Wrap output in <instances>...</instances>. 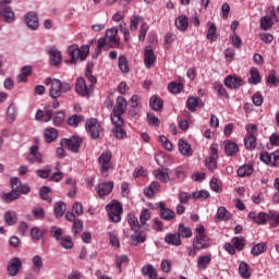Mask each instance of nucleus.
I'll return each instance as SVG.
<instances>
[{"label": "nucleus", "mask_w": 279, "mask_h": 279, "mask_svg": "<svg viewBox=\"0 0 279 279\" xmlns=\"http://www.w3.org/2000/svg\"><path fill=\"white\" fill-rule=\"evenodd\" d=\"M98 165L100 175L102 178H108L110 175V171H114V163H112V153L110 150L102 153L98 157Z\"/></svg>", "instance_id": "f257e3e1"}, {"label": "nucleus", "mask_w": 279, "mask_h": 279, "mask_svg": "<svg viewBox=\"0 0 279 279\" xmlns=\"http://www.w3.org/2000/svg\"><path fill=\"white\" fill-rule=\"evenodd\" d=\"M50 236L58 241L63 250H71V235H64V229L56 226L50 227Z\"/></svg>", "instance_id": "f03ea898"}, {"label": "nucleus", "mask_w": 279, "mask_h": 279, "mask_svg": "<svg viewBox=\"0 0 279 279\" xmlns=\"http://www.w3.org/2000/svg\"><path fill=\"white\" fill-rule=\"evenodd\" d=\"M71 49V64H75L77 60L84 62V60H86V58H88V54L90 53V47L88 46H82L80 48L77 45H72Z\"/></svg>", "instance_id": "7ed1b4c3"}, {"label": "nucleus", "mask_w": 279, "mask_h": 279, "mask_svg": "<svg viewBox=\"0 0 279 279\" xmlns=\"http://www.w3.org/2000/svg\"><path fill=\"white\" fill-rule=\"evenodd\" d=\"M106 210L109 219L113 221V223L121 221V215H123V206H121V203L113 201L106 206Z\"/></svg>", "instance_id": "20e7f679"}, {"label": "nucleus", "mask_w": 279, "mask_h": 279, "mask_svg": "<svg viewBox=\"0 0 279 279\" xmlns=\"http://www.w3.org/2000/svg\"><path fill=\"white\" fill-rule=\"evenodd\" d=\"M247 134L244 138V145L246 149H256V135H254L256 132H258V129L255 124H250L246 126Z\"/></svg>", "instance_id": "39448f33"}, {"label": "nucleus", "mask_w": 279, "mask_h": 279, "mask_svg": "<svg viewBox=\"0 0 279 279\" xmlns=\"http://www.w3.org/2000/svg\"><path fill=\"white\" fill-rule=\"evenodd\" d=\"M75 93H77L80 97L88 99L90 95H93V85H86V81L83 77L77 78L75 83Z\"/></svg>", "instance_id": "423d86ee"}, {"label": "nucleus", "mask_w": 279, "mask_h": 279, "mask_svg": "<svg viewBox=\"0 0 279 279\" xmlns=\"http://www.w3.org/2000/svg\"><path fill=\"white\" fill-rule=\"evenodd\" d=\"M111 123L114 125L112 129V134L114 138L119 141H123V138H128V133L123 130V118L113 117Z\"/></svg>", "instance_id": "0eeeda50"}, {"label": "nucleus", "mask_w": 279, "mask_h": 279, "mask_svg": "<svg viewBox=\"0 0 279 279\" xmlns=\"http://www.w3.org/2000/svg\"><path fill=\"white\" fill-rule=\"evenodd\" d=\"M128 110V100L123 97H118L116 106L113 107V110L111 112V120L114 119H122L121 116L125 114V111Z\"/></svg>", "instance_id": "6e6552de"}, {"label": "nucleus", "mask_w": 279, "mask_h": 279, "mask_svg": "<svg viewBox=\"0 0 279 279\" xmlns=\"http://www.w3.org/2000/svg\"><path fill=\"white\" fill-rule=\"evenodd\" d=\"M85 130L90 134L92 138L96 140L99 138L101 125L99 124V121H97L96 118H90L85 123Z\"/></svg>", "instance_id": "1a4fd4ad"}, {"label": "nucleus", "mask_w": 279, "mask_h": 279, "mask_svg": "<svg viewBox=\"0 0 279 279\" xmlns=\"http://www.w3.org/2000/svg\"><path fill=\"white\" fill-rule=\"evenodd\" d=\"M118 34H119V28L112 27V28L107 29L106 35L100 38H105L106 45H108V47H110L112 49V48L117 47V45H119V37H117Z\"/></svg>", "instance_id": "9d476101"}, {"label": "nucleus", "mask_w": 279, "mask_h": 279, "mask_svg": "<svg viewBox=\"0 0 279 279\" xmlns=\"http://www.w3.org/2000/svg\"><path fill=\"white\" fill-rule=\"evenodd\" d=\"M262 162H265V165H271V167H278V160H279V150L274 151L271 154L264 151L259 156Z\"/></svg>", "instance_id": "9b49d317"}, {"label": "nucleus", "mask_w": 279, "mask_h": 279, "mask_svg": "<svg viewBox=\"0 0 279 279\" xmlns=\"http://www.w3.org/2000/svg\"><path fill=\"white\" fill-rule=\"evenodd\" d=\"M243 84H245L243 82V78L236 75H229L225 78V86H227V88H230V90H236L238 88H241Z\"/></svg>", "instance_id": "f8f14e48"}, {"label": "nucleus", "mask_w": 279, "mask_h": 279, "mask_svg": "<svg viewBox=\"0 0 279 279\" xmlns=\"http://www.w3.org/2000/svg\"><path fill=\"white\" fill-rule=\"evenodd\" d=\"M22 268H23V262H21V258L19 257H13L8 263V274L12 278H14V276H16V274H19V271H21Z\"/></svg>", "instance_id": "ddd939ff"}, {"label": "nucleus", "mask_w": 279, "mask_h": 279, "mask_svg": "<svg viewBox=\"0 0 279 279\" xmlns=\"http://www.w3.org/2000/svg\"><path fill=\"white\" fill-rule=\"evenodd\" d=\"M157 206L160 209L159 215L161 219H163L165 221H171L175 219V211L172 210L171 208H167V205L165 204V202H159Z\"/></svg>", "instance_id": "4468645a"}, {"label": "nucleus", "mask_w": 279, "mask_h": 279, "mask_svg": "<svg viewBox=\"0 0 279 279\" xmlns=\"http://www.w3.org/2000/svg\"><path fill=\"white\" fill-rule=\"evenodd\" d=\"M195 250H208L210 247V238L208 235H196L193 241Z\"/></svg>", "instance_id": "2eb2a0df"}, {"label": "nucleus", "mask_w": 279, "mask_h": 279, "mask_svg": "<svg viewBox=\"0 0 279 279\" xmlns=\"http://www.w3.org/2000/svg\"><path fill=\"white\" fill-rule=\"evenodd\" d=\"M25 23L29 29L36 32L38 29V14L34 11H29L25 14Z\"/></svg>", "instance_id": "dca6fc26"}, {"label": "nucleus", "mask_w": 279, "mask_h": 279, "mask_svg": "<svg viewBox=\"0 0 279 279\" xmlns=\"http://www.w3.org/2000/svg\"><path fill=\"white\" fill-rule=\"evenodd\" d=\"M219 158V154L217 153V146L211 145V151L209 159L206 160V167L209 171H215L217 169V159Z\"/></svg>", "instance_id": "f3484780"}, {"label": "nucleus", "mask_w": 279, "mask_h": 279, "mask_svg": "<svg viewBox=\"0 0 279 279\" xmlns=\"http://www.w3.org/2000/svg\"><path fill=\"white\" fill-rule=\"evenodd\" d=\"M50 64L52 66H59L62 63V52L57 48H49Z\"/></svg>", "instance_id": "a211bd4d"}, {"label": "nucleus", "mask_w": 279, "mask_h": 279, "mask_svg": "<svg viewBox=\"0 0 279 279\" xmlns=\"http://www.w3.org/2000/svg\"><path fill=\"white\" fill-rule=\"evenodd\" d=\"M26 160L31 163L34 165V162H43V154L38 151V146H32L29 149V155L26 157Z\"/></svg>", "instance_id": "6ab92c4d"}, {"label": "nucleus", "mask_w": 279, "mask_h": 279, "mask_svg": "<svg viewBox=\"0 0 279 279\" xmlns=\"http://www.w3.org/2000/svg\"><path fill=\"white\" fill-rule=\"evenodd\" d=\"M49 95L52 99H58L62 95V81L58 78L52 80Z\"/></svg>", "instance_id": "aec40b11"}, {"label": "nucleus", "mask_w": 279, "mask_h": 279, "mask_svg": "<svg viewBox=\"0 0 279 279\" xmlns=\"http://www.w3.org/2000/svg\"><path fill=\"white\" fill-rule=\"evenodd\" d=\"M112 189H114V182L108 181L98 184V195L99 197H106V195H110L112 193Z\"/></svg>", "instance_id": "412c9836"}, {"label": "nucleus", "mask_w": 279, "mask_h": 279, "mask_svg": "<svg viewBox=\"0 0 279 279\" xmlns=\"http://www.w3.org/2000/svg\"><path fill=\"white\" fill-rule=\"evenodd\" d=\"M248 219H252L253 223H257V226H265L267 223V214L266 213H248Z\"/></svg>", "instance_id": "4be33fe9"}, {"label": "nucleus", "mask_w": 279, "mask_h": 279, "mask_svg": "<svg viewBox=\"0 0 279 279\" xmlns=\"http://www.w3.org/2000/svg\"><path fill=\"white\" fill-rule=\"evenodd\" d=\"M179 150L182 156L185 158H191L193 156V148L191 147V144L186 142L184 138L179 140Z\"/></svg>", "instance_id": "5701e85b"}, {"label": "nucleus", "mask_w": 279, "mask_h": 279, "mask_svg": "<svg viewBox=\"0 0 279 279\" xmlns=\"http://www.w3.org/2000/svg\"><path fill=\"white\" fill-rule=\"evenodd\" d=\"M186 106L190 112H195L197 108H204V101L199 97H190L186 100Z\"/></svg>", "instance_id": "b1692460"}, {"label": "nucleus", "mask_w": 279, "mask_h": 279, "mask_svg": "<svg viewBox=\"0 0 279 279\" xmlns=\"http://www.w3.org/2000/svg\"><path fill=\"white\" fill-rule=\"evenodd\" d=\"M144 63L146 69H151L156 63V54L151 48H146L144 51Z\"/></svg>", "instance_id": "393cba45"}, {"label": "nucleus", "mask_w": 279, "mask_h": 279, "mask_svg": "<svg viewBox=\"0 0 279 279\" xmlns=\"http://www.w3.org/2000/svg\"><path fill=\"white\" fill-rule=\"evenodd\" d=\"M44 138L46 143H53V141L58 140V130L56 128L45 129Z\"/></svg>", "instance_id": "a878e982"}, {"label": "nucleus", "mask_w": 279, "mask_h": 279, "mask_svg": "<svg viewBox=\"0 0 279 279\" xmlns=\"http://www.w3.org/2000/svg\"><path fill=\"white\" fill-rule=\"evenodd\" d=\"M165 241L168 245H174L175 247L182 245V240H180V234L178 233H168Z\"/></svg>", "instance_id": "bb28decb"}, {"label": "nucleus", "mask_w": 279, "mask_h": 279, "mask_svg": "<svg viewBox=\"0 0 279 279\" xmlns=\"http://www.w3.org/2000/svg\"><path fill=\"white\" fill-rule=\"evenodd\" d=\"M16 114H17V109H16V105L11 104L8 109H7V122L12 124L14 123V121H16Z\"/></svg>", "instance_id": "cd10ccee"}, {"label": "nucleus", "mask_w": 279, "mask_h": 279, "mask_svg": "<svg viewBox=\"0 0 279 279\" xmlns=\"http://www.w3.org/2000/svg\"><path fill=\"white\" fill-rule=\"evenodd\" d=\"M82 143L84 140L80 135H73L71 137V151L72 154H77L80 151V147H82Z\"/></svg>", "instance_id": "c85d7f7f"}, {"label": "nucleus", "mask_w": 279, "mask_h": 279, "mask_svg": "<svg viewBox=\"0 0 279 279\" xmlns=\"http://www.w3.org/2000/svg\"><path fill=\"white\" fill-rule=\"evenodd\" d=\"M4 221L7 226H16L19 223V214L16 211H7L4 214Z\"/></svg>", "instance_id": "c756f323"}, {"label": "nucleus", "mask_w": 279, "mask_h": 279, "mask_svg": "<svg viewBox=\"0 0 279 279\" xmlns=\"http://www.w3.org/2000/svg\"><path fill=\"white\" fill-rule=\"evenodd\" d=\"M210 260H213L211 255L199 256L197 259V268L199 269V271H204V269H206V267H208V265H210Z\"/></svg>", "instance_id": "7c9ffc66"}, {"label": "nucleus", "mask_w": 279, "mask_h": 279, "mask_svg": "<svg viewBox=\"0 0 279 279\" xmlns=\"http://www.w3.org/2000/svg\"><path fill=\"white\" fill-rule=\"evenodd\" d=\"M142 274L144 276H147L149 279L158 278V272L156 271V268H154V266L151 264L143 266Z\"/></svg>", "instance_id": "2f4dec72"}, {"label": "nucleus", "mask_w": 279, "mask_h": 279, "mask_svg": "<svg viewBox=\"0 0 279 279\" xmlns=\"http://www.w3.org/2000/svg\"><path fill=\"white\" fill-rule=\"evenodd\" d=\"M21 197V191L19 190H12L9 193L2 194V199L10 204V202H14L15 199H19Z\"/></svg>", "instance_id": "473e14b6"}, {"label": "nucleus", "mask_w": 279, "mask_h": 279, "mask_svg": "<svg viewBox=\"0 0 279 279\" xmlns=\"http://www.w3.org/2000/svg\"><path fill=\"white\" fill-rule=\"evenodd\" d=\"M175 26L180 29V32H186V29H189V17H186V15L177 17Z\"/></svg>", "instance_id": "72a5a7b5"}, {"label": "nucleus", "mask_w": 279, "mask_h": 279, "mask_svg": "<svg viewBox=\"0 0 279 279\" xmlns=\"http://www.w3.org/2000/svg\"><path fill=\"white\" fill-rule=\"evenodd\" d=\"M225 151L228 156H236V154H239V145L234 142L228 141L225 145Z\"/></svg>", "instance_id": "f704fd0d"}, {"label": "nucleus", "mask_w": 279, "mask_h": 279, "mask_svg": "<svg viewBox=\"0 0 279 279\" xmlns=\"http://www.w3.org/2000/svg\"><path fill=\"white\" fill-rule=\"evenodd\" d=\"M267 252V244L265 242L254 244L251 248V254L254 256H260V254H265Z\"/></svg>", "instance_id": "c9c22d12"}, {"label": "nucleus", "mask_w": 279, "mask_h": 279, "mask_svg": "<svg viewBox=\"0 0 279 279\" xmlns=\"http://www.w3.org/2000/svg\"><path fill=\"white\" fill-rule=\"evenodd\" d=\"M53 213L57 219H60V217L66 213V204H64V202L54 203Z\"/></svg>", "instance_id": "e433bc0d"}, {"label": "nucleus", "mask_w": 279, "mask_h": 279, "mask_svg": "<svg viewBox=\"0 0 279 279\" xmlns=\"http://www.w3.org/2000/svg\"><path fill=\"white\" fill-rule=\"evenodd\" d=\"M128 223L131 227V230H133V232H138V230H141V228H143V226H141V223H138V218H136V216L129 214L128 216Z\"/></svg>", "instance_id": "4c0bfd02"}, {"label": "nucleus", "mask_w": 279, "mask_h": 279, "mask_svg": "<svg viewBox=\"0 0 279 279\" xmlns=\"http://www.w3.org/2000/svg\"><path fill=\"white\" fill-rule=\"evenodd\" d=\"M177 234H179V236H183V239H191L193 236V231L191 230V227L180 223Z\"/></svg>", "instance_id": "58836bf2"}, {"label": "nucleus", "mask_w": 279, "mask_h": 279, "mask_svg": "<svg viewBox=\"0 0 279 279\" xmlns=\"http://www.w3.org/2000/svg\"><path fill=\"white\" fill-rule=\"evenodd\" d=\"M147 240V235H145L141 231H135L134 234L131 235L132 245H138V243H145Z\"/></svg>", "instance_id": "ea45409f"}, {"label": "nucleus", "mask_w": 279, "mask_h": 279, "mask_svg": "<svg viewBox=\"0 0 279 279\" xmlns=\"http://www.w3.org/2000/svg\"><path fill=\"white\" fill-rule=\"evenodd\" d=\"M149 219H151V214L149 213V209H143L140 214V223L142 228H149V226H147V221H149Z\"/></svg>", "instance_id": "a19ab883"}, {"label": "nucleus", "mask_w": 279, "mask_h": 279, "mask_svg": "<svg viewBox=\"0 0 279 279\" xmlns=\"http://www.w3.org/2000/svg\"><path fill=\"white\" fill-rule=\"evenodd\" d=\"M145 21L143 20L142 16L138 15H132L130 19V29L131 32H136L138 29V25H143Z\"/></svg>", "instance_id": "79ce46f5"}, {"label": "nucleus", "mask_w": 279, "mask_h": 279, "mask_svg": "<svg viewBox=\"0 0 279 279\" xmlns=\"http://www.w3.org/2000/svg\"><path fill=\"white\" fill-rule=\"evenodd\" d=\"M239 274L244 279L251 278L252 272H250V265L245 262H241L239 265Z\"/></svg>", "instance_id": "37998d69"}, {"label": "nucleus", "mask_w": 279, "mask_h": 279, "mask_svg": "<svg viewBox=\"0 0 279 279\" xmlns=\"http://www.w3.org/2000/svg\"><path fill=\"white\" fill-rule=\"evenodd\" d=\"M251 77L248 78V84H260V72L256 68H251L250 70Z\"/></svg>", "instance_id": "c03bdc74"}, {"label": "nucleus", "mask_w": 279, "mask_h": 279, "mask_svg": "<svg viewBox=\"0 0 279 279\" xmlns=\"http://www.w3.org/2000/svg\"><path fill=\"white\" fill-rule=\"evenodd\" d=\"M269 220V226H271V228H278L279 226V214L276 211H269L268 214H266V220Z\"/></svg>", "instance_id": "a18cd8bd"}, {"label": "nucleus", "mask_w": 279, "mask_h": 279, "mask_svg": "<svg viewBox=\"0 0 279 279\" xmlns=\"http://www.w3.org/2000/svg\"><path fill=\"white\" fill-rule=\"evenodd\" d=\"M1 10V16H3L5 23H14V11H12V8L9 7L7 9H0Z\"/></svg>", "instance_id": "49530a36"}, {"label": "nucleus", "mask_w": 279, "mask_h": 279, "mask_svg": "<svg viewBox=\"0 0 279 279\" xmlns=\"http://www.w3.org/2000/svg\"><path fill=\"white\" fill-rule=\"evenodd\" d=\"M252 173H254V167L252 165H244L238 169L239 178H245L252 175Z\"/></svg>", "instance_id": "de8ad7c7"}, {"label": "nucleus", "mask_w": 279, "mask_h": 279, "mask_svg": "<svg viewBox=\"0 0 279 279\" xmlns=\"http://www.w3.org/2000/svg\"><path fill=\"white\" fill-rule=\"evenodd\" d=\"M32 65H25L21 69V74L17 75V82H27V77L32 74Z\"/></svg>", "instance_id": "09e8293b"}, {"label": "nucleus", "mask_w": 279, "mask_h": 279, "mask_svg": "<svg viewBox=\"0 0 279 279\" xmlns=\"http://www.w3.org/2000/svg\"><path fill=\"white\" fill-rule=\"evenodd\" d=\"M154 173L160 182H167L169 180V170L167 168H159L158 170H155Z\"/></svg>", "instance_id": "8fccbe9b"}, {"label": "nucleus", "mask_w": 279, "mask_h": 279, "mask_svg": "<svg viewBox=\"0 0 279 279\" xmlns=\"http://www.w3.org/2000/svg\"><path fill=\"white\" fill-rule=\"evenodd\" d=\"M73 226H72V232H74V236H77V234H82V230H84V221L74 218Z\"/></svg>", "instance_id": "3c124183"}, {"label": "nucleus", "mask_w": 279, "mask_h": 279, "mask_svg": "<svg viewBox=\"0 0 279 279\" xmlns=\"http://www.w3.org/2000/svg\"><path fill=\"white\" fill-rule=\"evenodd\" d=\"M43 236H45V231L40 230V228L33 227L31 229V239H33V241H40V239H43Z\"/></svg>", "instance_id": "603ef678"}, {"label": "nucleus", "mask_w": 279, "mask_h": 279, "mask_svg": "<svg viewBox=\"0 0 279 279\" xmlns=\"http://www.w3.org/2000/svg\"><path fill=\"white\" fill-rule=\"evenodd\" d=\"M207 39L215 41L217 40V26L215 23H208Z\"/></svg>", "instance_id": "864d4df0"}, {"label": "nucleus", "mask_w": 279, "mask_h": 279, "mask_svg": "<svg viewBox=\"0 0 279 279\" xmlns=\"http://www.w3.org/2000/svg\"><path fill=\"white\" fill-rule=\"evenodd\" d=\"M260 27L264 29V32H267L274 27V21L269 17V15H265L260 19Z\"/></svg>", "instance_id": "5fc2aeb1"}, {"label": "nucleus", "mask_w": 279, "mask_h": 279, "mask_svg": "<svg viewBox=\"0 0 279 279\" xmlns=\"http://www.w3.org/2000/svg\"><path fill=\"white\" fill-rule=\"evenodd\" d=\"M150 108L156 112L162 110V100L156 96H151L150 98Z\"/></svg>", "instance_id": "6e6d98bb"}, {"label": "nucleus", "mask_w": 279, "mask_h": 279, "mask_svg": "<svg viewBox=\"0 0 279 279\" xmlns=\"http://www.w3.org/2000/svg\"><path fill=\"white\" fill-rule=\"evenodd\" d=\"M231 243L235 246V250H239V252H242V250L245 247V238L235 236L231 240Z\"/></svg>", "instance_id": "4d7b16f0"}, {"label": "nucleus", "mask_w": 279, "mask_h": 279, "mask_svg": "<svg viewBox=\"0 0 279 279\" xmlns=\"http://www.w3.org/2000/svg\"><path fill=\"white\" fill-rule=\"evenodd\" d=\"M217 217L218 219H222V221H228L231 219L232 215L230 214V211H228V209H226V207H219L217 211Z\"/></svg>", "instance_id": "13d9d810"}, {"label": "nucleus", "mask_w": 279, "mask_h": 279, "mask_svg": "<svg viewBox=\"0 0 279 279\" xmlns=\"http://www.w3.org/2000/svg\"><path fill=\"white\" fill-rule=\"evenodd\" d=\"M84 215V206L80 202H75L72 206V217H81Z\"/></svg>", "instance_id": "bf43d9fd"}, {"label": "nucleus", "mask_w": 279, "mask_h": 279, "mask_svg": "<svg viewBox=\"0 0 279 279\" xmlns=\"http://www.w3.org/2000/svg\"><path fill=\"white\" fill-rule=\"evenodd\" d=\"M118 66L123 73H130V66L128 65V58L125 56L119 57Z\"/></svg>", "instance_id": "052dcab7"}, {"label": "nucleus", "mask_w": 279, "mask_h": 279, "mask_svg": "<svg viewBox=\"0 0 279 279\" xmlns=\"http://www.w3.org/2000/svg\"><path fill=\"white\" fill-rule=\"evenodd\" d=\"M33 269L36 274H39V271L43 269V258L40 255L33 257Z\"/></svg>", "instance_id": "680f3d73"}, {"label": "nucleus", "mask_w": 279, "mask_h": 279, "mask_svg": "<svg viewBox=\"0 0 279 279\" xmlns=\"http://www.w3.org/2000/svg\"><path fill=\"white\" fill-rule=\"evenodd\" d=\"M159 142L161 143V146L163 149H167V151L173 150V144L167 138L165 135L159 136Z\"/></svg>", "instance_id": "e2e57ef3"}, {"label": "nucleus", "mask_w": 279, "mask_h": 279, "mask_svg": "<svg viewBox=\"0 0 279 279\" xmlns=\"http://www.w3.org/2000/svg\"><path fill=\"white\" fill-rule=\"evenodd\" d=\"M183 88H184V85H182V83L172 82L168 85V90H170V93H172L173 95L178 93H182Z\"/></svg>", "instance_id": "0e129e2a"}, {"label": "nucleus", "mask_w": 279, "mask_h": 279, "mask_svg": "<svg viewBox=\"0 0 279 279\" xmlns=\"http://www.w3.org/2000/svg\"><path fill=\"white\" fill-rule=\"evenodd\" d=\"M49 193H51V189L49 186H41L39 190V195L41 199L51 203V197H49Z\"/></svg>", "instance_id": "69168bd1"}, {"label": "nucleus", "mask_w": 279, "mask_h": 279, "mask_svg": "<svg viewBox=\"0 0 279 279\" xmlns=\"http://www.w3.org/2000/svg\"><path fill=\"white\" fill-rule=\"evenodd\" d=\"M64 119H65L64 112L59 111L56 113L54 117H52V123L58 128L59 125H62V123H64Z\"/></svg>", "instance_id": "338daca9"}, {"label": "nucleus", "mask_w": 279, "mask_h": 279, "mask_svg": "<svg viewBox=\"0 0 279 279\" xmlns=\"http://www.w3.org/2000/svg\"><path fill=\"white\" fill-rule=\"evenodd\" d=\"M85 119L82 114H72L71 116V125L72 128H77L80 123H84Z\"/></svg>", "instance_id": "774afa93"}]
</instances>
